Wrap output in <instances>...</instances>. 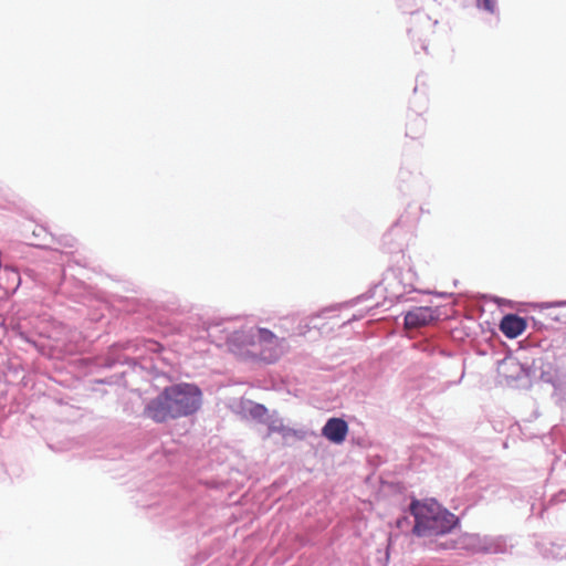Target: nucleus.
Wrapping results in <instances>:
<instances>
[{
	"label": "nucleus",
	"mask_w": 566,
	"mask_h": 566,
	"mask_svg": "<svg viewBox=\"0 0 566 566\" xmlns=\"http://www.w3.org/2000/svg\"><path fill=\"white\" fill-rule=\"evenodd\" d=\"M454 545H446L444 548H453Z\"/></svg>",
	"instance_id": "9d476101"
},
{
	"label": "nucleus",
	"mask_w": 566,
	"mask_h": 566,
	"mask_svg": "<svg viewBox=\"0 0 566 566\" xmlns=\"http://www.w3.org/2000/svg\"><path fill=\"white\" fill-rule=\"evenodd\" d=\"M379 305H381V304L377 302V303L373 304L370 307H378Z\"/></svg>",
	"instance_id": "1a4fd4ad"
},
{
	"label": "nucleus",
	"mask_w": 566,
	"mask_h": 566,
	"mask_svg": "<svg viewBox=\"0 0 566 566\" xmlns=\"http://www.w3.org/2000/svg\"><path fill=\"white\" fill-rule=\"evenodd\" d=\"M202 405V391L195 384L180 382L168 386L145 407V415L163 423L196 413Z\"/></svg>",
	"instance_id": "f257e3e1"
},
{
	"label": "nucleus",
	"mask_w": 566,
	"mask_h": 566,
	"mask_svg": "<svg viewBox=\"0 0 566 566\" xmlns=\"http://www.w3.org/2000/svg\"><path fill=\"white\" fill-rule=\"evenodd\" d=\"M525 328V319L514 314L505 315L500 323L501 332L509 338H516Z\"/></svg>",
	"instance_id": "423d86ee"
},
{
	"label": "nucleus",
	"mask_w": 566,
	"mask_h": 566,
	"mask_svg": "<svg viewBox=\"0 0 566 566\" xmlns=\"http://www.w3.org/2000/svg\"><path fill=\"white\" fill-rule=\"evenodd\" d=\"M547 315L553 321L566 324V312H560L553 308Z\"/></svg>",
	"instance_id": "0eeeda50"
},
{
	"label": "nucleus",
	"mask_w": 566,
	"mask_h": 566,
	"mask_svg": "<svg viewBox=\"0 0 566 566\" xmlns=\"http://www.w3.org/2000/svg\"><path fill=\"white\" fill-rule=\"evenodd\" d=\"M478 3L490 12L494 10V0H478Z\"/></svg>",
	"instance_id": "6e6552de"
},
{
	"label": "nucleus",
	"mask_w": 566,
	"mask_h": 566,
	"mask_svg": "<svg viewBox=\"0 0 566 566\" xmlns=\"http://www.w3.org/2000/svg\"><path fill=\"white\" fill-rule=\"evenodd\" d=\"M231 342L239 350L259 355L270 363L277 360L284 352V338H279L271 331L261 327L235 332Z\"/></svg>",
	"instance_id": "7ed1b4c3"
},
{
	"label": "nucleus",
	"mask_w": 566,
	"mask_h": 566,
	"mask_svg": "<svg viewBox=\"0 0 566 566\" xmlns=\"http://www.w3.org/2000/svg\"><path fill=\"white\" fill-rule=\"evenodd\" d=\"M322 434L328 441L340 444L345 441L348 434V424L342 418H331L322 428Z\"/></svg>",
	"instance_id": "39448f33"
},
{
	"label": "nucleus",
	"mask_w": 566,
	"mask_h": 566,
	"mask_svg": "<svg viewBox=\"0 0 566 566\" xmlns=\"http://www.w3.org/2000/svg\"><path fill=\"white\" fill-rule=\"evenodd\" d=\"M439 318L438 311L429 306L415 307L405 315V327L407 329L427 326Z\"/></svg>",
	"instance_id": "20e7f679"
},
{
	"label": "nucleus",
	"mask_w": 566,
	"mask_h": 566,
	"mask_svg": "<svg viewBox=\"0 0 566 566\" xmlns=\"http://www.w3.org/2000/svg\"><path fill=\"white\" fill-rule=\"evenodd\" d=\"M410 512L415 517L412 532L420 537L440 536L451 532L458 524L454 514L442 509L437 502L412 501Z\"/></svg>",
	"instance_id": "f03ea898"
}]
</instances>
